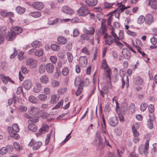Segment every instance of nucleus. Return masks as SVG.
I'll list each match as a JSON object with an SVG mask.
<instances>
[{
	"label": "nucleus",
	"mask_w": 157,
	"mask_h": 157,
	"mask_svg": "<svg viewBox=\"0 0 157 157\" xmlns=\"http://www.w3.org/2000/svg\"><path fill=\"white\" fill-rule=\"evenodd\" d=\"M8 130L11 137L16 139L19 138V136L17 133L19 131V127L17 124H13L12 127H9L8 128Z\"/></svg>",
	"instance_id": "f257e3e1"
},
{
	"label": "nucleus",
	"mask_w": 157,
	"mask_h": 157,
	"mask_svg": "<svg viewBox=\"0 0 157 157\" xmlns=\"http://www.w3.org/2000/svg\"><path fill=\"white\" fill-rule=\"evenodd\" d=\"M111 71L109 69H108L105 71V75L106 76L107 84L104 86L103 88V89L105 91V92H108V90L109 89H112V88L111 82Z\"/></svg>",
	"instance_id": "f03ea898"
},
{
	"label": "nucleus",
	"mask_w": 157,
	"mask_h": 157,
	"mask_svg": "<svg viewBox=\"0 0 157 157\" xmlns=\"http://www.w3.org/2000/svg\"><path fill=\"white\" fill-rule=\"evenodd\" d=\"M82 6L77 10V12L79 15L85 17L88 14L90 10L89 9L88 6L83 3L82 4Z\"/></svg>",
	"instance_id": "7ed1b4c3"
},
{
	"label": "nucleus",
	"mask_w": 157,
	"mask_h": 157,
	"mask_svg": "<svg viewBox=\"0 0 157 157\" xmlns=\"http://www.w3.org/2000/svg\"><path fill=\"white\" fill-rule=\"evenodd\" d=\"M149 141L147 140L144 145H141L139 147V152L141 154H144L147 155L148 153V149L149 147Z\"/></svg>",
	"instance_id": "20e7f679"
},
{
	"label": "nucleus",
	"mask_w": 157,
	"mask_h": 157,
	"mask_svg": "<svg viewBox=\"0 0 157 157\" xmlns=\"http://www.w3.org/2000/svg\"><path fill=\"white\" fill-rule=\"evenodd\" d=\"M26 65L31 69L36 68L38 64L37 61L32 58H29L26 60Z\"/></svg>",
	"instance_id": "39448f33"
},
{
	"label": "nucleus",
	"mask_w": 157,
	"mask_h": 157,
	"mask_svg": "<svg viewBox=\"0 0 157 157\" xmlns=\"http://www.w3.org/2000/svg\"><path fill=\"white\" fill-rule=\"evenodd\" d=\"M42 144V143L41 141L35 142L34 139H32L29 144V146L32 147L33 150H36L38 149Z\"/></svg>",
	"instance_id": "423d86ee"
},
{
	"label": "nucleus",
	"mask_w": 157,
	"mask_h": 157,
	"mask_svg": "<svg viewBox=\"0 0 157 157\" xmlns=\"http://www.w3.org/2000/svg\"><path fill=\"white\" fill-rule=\"evenodd\" d=\"M104 38L105 39V44L108 45H110L113 44L114 42V39L112 36L108 35V34L106 33L104 36Z\"/></svg>",
	"instance_id": "0eeeda50"
},
{
	"label": "nucleus",
	"mask_w": 157,
	"mask_h": 157,
	"mask_svg": "<svg viewBox=\"0 0 157 157\" xmlns=\"http://www.w3.org/2000/svg\"><path fill=\"white\" fill-rule=\"evenodd\" d=\"M94 141L99 149H101L104 147V145L102 142L101 136L100 135H96Z\"/></svg>",
	"instance_id": "6e6552de"
},
{
	"label": "nucleus",
	"mask_w": 157,
	"mask_h": 157,
	"mask_svg": "<svg viewBox=\"0 0 157 157\" xmlns=\"http://www.w3.org/2000/svg\"><path fill=\"white\" fill-rule=\"evenodd\" d=\"M61 10L63 13L70 15H72L74 13L73 10L67 6H63Z\"/></svg>",
	"instance_id": "1a4fd4ad"
},
{
	"label": "nucleus",
	"mask_w": 157,
	"mask_h": 157,
	"mask_svg": "<svg viewBox=\"0 0 157 157\" xmlns=\"http://www.w3.org/2000/svg\"><path fill=\"white\" fill-rule=\"evenodd\" d=\"M79 63L81 67H86L87 63V57L86 56H80L79 59Z\"/></svg>",
	"instance_id": "9d476101"
},
{
	"label": "nucleus",
	"mask_w": 157,
	"mask_h": 157,
	"mask_svg": "<svg viewBox=\"0 0 157 157\" xmlns=\"http://www.w3.org/2000/svg\"><path fill=\"white\" fill-rule=\"evenodd\" d=\"M0 76L1 79L4 84H6L8 82H10L13 84L14 83V82L9 77L5 76L2 75H1Z\"/></svg>",
	"instance_id": "9b49d317"
},
{
	"label": "nucleus",
	"mask_w": 157,
	"mask_h": 157,
	"mask_svg": "<svg viewBox=\"0 0 157 157\" xmlns=\"http://www.w3.org/2000/svg\"><path fill=\"white\" fill-rule=\"evenodd\" d=\"M39 111V109L38 108L31 106L30 107L29 112L30 114L32 115H35L38 113Z\"/></svg>",
	"instance_id": "f8f14e48"
},
{
	"label": "nucleus",
	"mask_w": 157,
	"mask_h": 157,
	"mask_svg": "<svg viewBox=\"0 0 157 157\" xmlns=\"http://www.w3.org/2000/svg\"><path fill=\"white\" fill-rule=\"evenodd\" d=\"M109 121L111 126L114 127L117 124L118 121L116 117H114L110 118Z\"/></svg>",
	"instance_id": "ddd939ff"
},
{
	"label": "nucleus",
	"mask_w": 157,
	"mask_h": 157,
	"mask_svg": "<svg viewBox=\"0 0 157 157\" xmlns=\"http://www.w3.org/2000/svg\"><path fill=\"white\" fill-rule=\"evenodd\" d=\"M46 70L47 72L49 74L53 73L54 69L53 64L51 63L47 64L45 66Z\"/></svg>",
	"instance_id": "4468645a"
},
{
	"label": "nucleus",
	"mask_w": 157,
	"mask_h": 157,
	"mask_svg": "<svg viewBox=\"0 0 157 157\" xmlns=\"http://www.w3.org/2000/svg\"><path fill=\"white\" fill-rule=\"evenodd\" d=\"M105 21V19H102L101 21V27L99 31V33L101 34L106 33L107 29L106 26L104 23Z\"/></svg>",
	"instance_id": "2eb2a0df"
},
{
	"label": "nucleus",
	"mask_w": 157,
	"mask_h": 157,
	"mask_svg": "<svg viewBox=\"0 0 157 157\" xmlns=\"http://www.w3.org/2000/svg\"><path fill=\"white\" fill-rule=\"evenodd\" d=\"M22 30V28L17 26L12 27L11 29V31H12L16 36L21 33Z\"/></svg>",
	"instance_id": "dca6fc26"
},
{
	"label": "nucleus",
	"mask_w": 157,
	"mask_h": 157,
	"mask_svg": "<svg viewBox=\"0 0 157 157\" xmlns=\"http://www.w3.org/2000/svg\"><path fill=\"white\" fill-rule=\"evenodd\" d=\"M122 2H121L120 3H118L117 5H120L118 6L117 9L115 10V12H118L121 13V12L124 11V10L129 7V6H128L127 7H125L124 5H123L122 4Z\"/></svg>",
	"instance_id": "f3484780"
},
{
	"label": "nucleus",
	"mask_w": 157,
	"mask_h": 157,
	"mask_svg": "<svg viewBox=\"0 0 157 157\" xmlns=\"http://www.w3.org/2000/svg\"><path fill=\"white\" fill-rule=\"evenodd\" d=\"M33 7L38 10H40L44 7L43 4L41 2H37L34 3L33 4Z\"/></svg>",
	"instance_id": "a211bd4d"
},
{
	"label": "nucleus",
	"mask_w": 157,
	"mask_h": 157,
	"mask_svg": "<svg viewBox=\"0 0 157 157\" xmlns=\"http://www.w3.org/2000/svg\"><path fill=\"white\" fill-rule=\"evenodd\" d=\"M31 86V81L30 80H26L25 81L23 84V86L27 90L30 89Z\"/></svg>",
	"instance_id": "6ab92c4d"
},
{
	"label": "nucleus",
	"mask_w": 157,
	"mask_h": 157,
	"mask_svg": "<svg viewBox=\"0 0 157 157\" xmlns=\"http://www.w3.org/2000/svg\"><path fill=\"white\" fill-rule=\"evenodd\" d=\"M122 52L124 58L127 59H128L130 57L131 53L129 50L126 48H124L122 49Z\"/></svg>",
	"instance_id": "aec40b11"
},
{
	"label": "nucleus",
	"mask_w": 157,
	"mask_h": 157,
	"mask_svg": "<svg viewBox=\"0 0 157 157\" xmlns=\"http://www.w3.org/2000/svg\"><path fill=\"white\" fill-rule=\"evenodd\" d=\"M145 18V22L147 24L150 25L153 21V17L151 14H147Z\"/></svg>",
	"instance_id": "412c9836"
},
{
	"label": "nucleus",
	"mask_w": 157,
	"mask_h": 157,
	"mask_svg": "<svg viewBox=\"0 0 157 157\" xmlns=\"http://www.w3.org/2000/svg\"><path fill=\"white\" fill-rule=\"evenodd\" d=\"M40 82L44 84H47L49 82V78L48 76L46 75H42L40 78Z\"/></svg>",
	"instance_id": "4be33fe9"
},
{
	"label": "nucleus",
	"mask_w": 157,
	"mask_h": 157,
	"mask_svg": "<svg viewBox=\"0 0 157 157\" xmlns=\"http://www.w3.org/2000/svg\"><path fill=\"white\" fill-rule=\"evenodd\" d=\"M49 129L48 126L46 124H43L42 127L39 130V132L40 134H42L47 132Z\"/></svg>",
	"instance_id": "5701e85b"
},
{
	"label": "nucleus",
	"mask_w": 157,
	"mask_h": 157,
	"mask_svg": "<svg viewBox=\"0 0 157 157\" xmlns=\"http://www.w3.org/2000/svg\"><path fill=\"white\" fill-rule=\"evenodd\" d=\"M148 4L152 9H157V0H149Z\"/></svg>",
	"instance_id": "b1692460"
},
{
	"label": "nucleus",
	"mask_w": 157,
	"mask_h": 157,
	"mask_svg": "<svg viewBox=\"0 0 157 157\" xmlns=\"http://www.w3.org/2000/svg\"><path fill=\"white\" fill-rule=\"evenodd\" d=\"M12 31L8 33L6 36V38L8 40H12L14 39L16 36Z\"/></svg>",
	"instance_id": "393cba45"
},
{
	"label": "nucleus",
	"mask_w": 157,
	"mask_h": 157,
	"mask_svg": "<svg viewBox=\"0 0 157 157\" xmlns=\"http://www.w3.org/2000/svg\"><path fill=\"white\" fill-rule=\"evenodd\" d=\"M74 83L75 86H78V87L83 86L84 84L83 81H81L79 78H75Z\"/></svg>",
	"instance_id": "a878e982"
},
{
	"label": "nucleus",
	"mask_w": 157,
	"mask_h": 157,
	"mask_svg": "<svg viewBox=\"0 0 157 157\" xmlns=\"http://www.w3.org/2000/svg\"><path fill=\"white\" fill-rule=\"evenodd\" d=\"M86 2L88 6H96L97 3V0H86Z\"/></svg>",
	"instance_id": "bb28decb"
},
{
	"label": "nucleus",
	"mask_w": 157,
	"mask_h": 157,
	"mask_svg": "<svg viewBox=\"0 0 157 157\" xmlns=\"http://www.w3.org/2000/svg\"><path fill=\"white\" fill-rule=\"evenodd\" d=\"M57 41L60 44H63L67 42V39L62 36H59L57 38Z\"/></svg>",
	"instance_id": "cd10ccee"
},
{
	"label": "nucleus",
	"mask_w": 157,
	"mask_h": 157,
	"mask_svg": "<svg viewBox=\"0 0 157 157\" xmlns=\"http://www.w3.org/2000/svg\"><path fill=\"white\" fill-rule=\"evenodd\" d=\"M59 96L53 94L52 95L50 102L52 104H55L58 101Z\"/></svg>",
	"instance_id": "c85d7f7f"
},
{
	"label": "nucleus",
	"mask_w": 157,
	"mask_h": 157,
	"mask_svg": "<svg viewBox=\"0 0 157 157\" xmlns=\"http://www.w3.org/2000/svg\"><path fill=\"white\" fill-rule=\"evenodd\" d=\"M29 123V124L28 127L29 130L33 132H36L37 130V126L33 124L30 123Z\"/></svg>",
	"instance_id": "c756f323"
},
{
	"label": "nucleus",
	"mask_w": 157,
	"mask_h": 157,
	"mask_svg": "<svg viewBox=\"0 0 157 157\" xmlns=\"http://www.w3.org/2000/svg\"><path fill=\"white\" fill-rule=\"evenodd\" d=\"M16 10L17 13L22 14L25 12L26 10L25 8L18 6L16 8Z\"/></svg>",
	"instance_id": "7c9ffc66"
},
{
	"label": "nucleus",
	"mask_w": 157,
	"mask_h": 157,
	"mask_svg": "<svg viewBox=\"0 0 157 157\" xmlns=\"http://www.w3.org/2000/svg\"><path fill=\"white\" fill-rule=\"evenodd\" d=\"M125 147L123 145L121 146L119 149H117L119 157H121L125 151Z\"/></svg>",
	"instance_id": "2f4dec72"
},
{
	"label": "nucleus",
	"mask_w": 157,
	"mask_h": 157,
	"mask_svg": "<svg viewBox=\"0 0 157 157\" xmlns=\"http://www.w3.org/2000/svg\"><path fill=\"white\" fill-rule=\"evenodd\" d=\"M41 85L40 83H37L34 88L33 91L35 93L39 92L41 90Z\"/></svg>",
	"instance_id": "473e14b6"
},
{
	"label": "nucleus",
	"mask_w": 157,
	"mask_h": 157,
	"mask_svg": "<svg viewBox=\"0 0 157 157\" xmlns=\"http://www.w3.org/2000/svg\"><path fill=\"white\" fill-rule=\"evenodd\" d=\"M101 67L104 69L105 74V71H106L108 69H109L111 71L110 68L108 67L106 61L104 59L101 63Z\"/></svg>",
	"instance_id": "72a5a7b5"
},
{
	"label": "nucleus",
	"mask_w": 157,
	"mask_h": 157,
	"mask_svg": "<svg viewBox=\"0 0 157 157\" xmlns=\"http://www.w3.org/2000/svg\"><path fill=\"white\" fill-rule=\"evenodd\" d=\"M31 45L33 48H38L42 45V43L40 41H36L33 42Z\"/></svg>",
	"instance_id": "f704fd0d"
},
{
	"label": "nucleus",
	"mask_w": 157,
	"mask_h": 157,
	"mask_svg": "<svg viewBox=\"0 0 157 157\" xmlns=\"http://www.w3.org/2000/svg\"><path fill=\"white\" fill-rule=\"evenodd\" d=\"M134 82L137 85H141L143 83V80L141 78L138 76L135 78Z\"/></svg>",
	"instance_id": "c9c22d12"
},
{
	"label": "nucleus",
	"mask_w": 157,
	"mask_h": 157,
	"mask_svg": "<svg viewBox=\"0 0 157 157\" xmlns=\"http://www.w3.org/2000/svg\"><path fill=\"white\" fill-rule=\"evenodd\" d=\"M153 148H152L150 153L152 155L155 154V153L157 151V143L154 144L153 145Z\"/></svg>",
	"instance_id": "e433bc0d"
},
{
	"label": "nucleus",
	"mask_w": 157,
	"mask_h": 157,
	"mask_svg": "<svg viewBox=\"0 0 157 157\" xmlns=\"http://www.w3.org/2000/svg\"><path fill=\"white\" fill-rule=\"evenodd\" d=\"M143 46V44L139 39H137L136 40V44L135 47L136 48H141Z\"/></svg>",
	"instance_id": "4c0bfd02"
},
{
	"label": "nucleus",
	"mask_w": 157,
	"mask_h": 157,
	"mask_svg": "<svg viewBox=\"0 0 157 157\" xmlns=\"http://www.w3.org/2000/svg\"><path fill=\"white\" fill-rule=\"evenodd\" d=\"M39 120V117H34L33 118L31 117V119L29 120L28 122V123H36L38 122Z\"/></svg>",
	"instance_id": "58836bf2"
},
{
	"label": "nucleus",
	"mask_w": 157,
	"mask_h": 157,
	"mask_svg": "<svg viewBox=\"0 0 157 157\" xmlns=\"http://www.w3.org/2000/svg\"><path fill=\"white\" fill-rule=\"evenodd\" d=\"M29 101L32 103H36L37 102V99L34 96L31 95L29 97Z\"/></svg>",
	"instance_id": "ea45409f"
},
{
	"label": "nucleus",
	"mask_w": 157,
	"mask_h": 157,
	"mask_svg": "<svg viewBox=\"0 0 157 157\" xmlns=\"http://www.w3.org/2000/svg\"><path fill=\"white\" fill-rule=\"evenodd\" d=\"M148 106L147 104L145 102H142L140 106V109L142 111H144Z\"/></svg>",
	"instance_id": "a19ab883"
},
{
	"label": "nucleus",
	"mask_w": 157,
	"mask_h": 157,
	"mask_svg": "<svg viewBox=\"0 0 157 157\" xmlns=\"http://www.w3.org/2000/svg\"><path fill=\"white\" fill-rule=\"evenodd\" d=\"M59 81L53 80L51 82V85L53 87H58L59 85Z\"/></svg>",
	"instance_id": "79ce46f5"
},
{
	"label": "nucleus",
	"mask_w": 157,
	"mask_h": 157,
	"mask_svg": "<svg viewBox=\"0 0 157 157\" xmlns=\"http://www.w3.org/2000/svg\"><path fill=\"white\" fill-rule=\"evenodd\" d=\"M132 130L134 137H138L139 135V133L135 127L134 125L132 126Z\"/></svg>",
	"instance_id": "37998d69"
},
{
	"label": "nucleus",
	"mask_w": 157,
	"mask_h": 157,
	"mask_svg": "<svg viewBox=\"0 0 157 157\" xmlns=\"http://www.w3.org/2000/svg\"><path fill=\"white\" fill-rule=\"evenodd\" d=\"M63 101H59L55 107L52 108V109L54 110L57 109L59 108H62L63 106Z\"/></svg>",
	"instance_id": "c03bdc74"
},
{
	"label": "nucleus",
	"mask_w": 157,
	"mask_h": 157,
	"mask_svg": "<svg viewBox=\"0 0 157 157\" xmlns=\"http://www.w3.org/2000/svg\"><path fill=\"white\" fill-rule=\"evenodd\" d=\"M38 99L42 101H45L47 98V96L44 94H40L38 97Z\"/></svg>",
	"instance_id": "a18cd8bd"
},
{
	"label": "nucleus",
	"mask_w": 157,
	"mask_h": 157,
	"mask_svg": "<svg viewBox=\"0 0 157 157\" xmlns=\"http://www.w3.org/2000/svg\"><path fill=\"white\" fill-rule=\"evenodd\" d=\"M45 64L44 63L41 64L39 68V72L40 74L44 73L45 71Z\"/></svg>",
	"instance_id": "49530a36"
},
{
	"label": "nucleus",
	"mask_w": 157,
	"mask_h": 157,
	"mask_svg": "<svg viewBox=\"0 0 157 157\" xmlns=\"http://www.w3.org/2000/svg\"><path fill=\"white\" fill-rule=\"evenodd\" d=\"M51 48L54 51H57L59 50V46L54 44H52L51 45Z\"/></svg>",
	"instance_id": "de8ad7c7"
},
{
	"label": "nucleus",
	"mask_w": 157,
	"mask_h": 157,
	"mask_svg": "<svg viewBox=\"0 0 157 157\" xmlns=\"http://www.w3.org/2000/svg\"><path fill=\"white\" fill-rule=\"evenodd\" d=\"M145 21V17L142 16H140L138 19L137 22L139 24L143 23Z\"/></svg>",
	"instance_id": "09e8293b"
},
{
	"label": "nucleus",
	"mask_w": 157,
	"mask_h": 157,
	"mask_svg": "<svg viewBox=\"0 0 157 157\" xmlns=\"http://www.w3.org/2000/svg\"><path fill=\"white\" fill-rule=\"evenodd\" d=\"M67 55L69 62L70 63L71 62L73 59L72 54L70 52H67Z\"/></svg>",
	"instance_id": "8fccbe9b"
},
{
	"label": "nucleus",
	"mask_w": 157,
	"mask_h": 157,
	"mask_svg": "<svg viewBox=\"0 0 157 157\" xmlns=\"http://www.w3.org/2000/svg\"><path fill=\"white\" fill-rule=\"evenodd\" d=\"M43 52L41 50H37L35 49V55L38 56H40L43 55Z\"/></svg>",
	"instance_id": "3c124183"
},
{
	"label": "nucleus",
	"mask_w": 157,
	"mask_h": 157,
	"mask_svg": "<svg viewBox=\"0 0 157 157\" xmlns=\"http://www.w3.org/2000/svg\"><path fill=\"white\" fill-rule=\"evenodd\" d=\"M18 108L21 112H25L27 109V108L26 106L23 105L19 106Z\"/></svg>",
	"instance_id": "603ef678"
},
{
	"label": "nucleus",
	"mask_w": 157,
	"mask_h": 157,
	"mask_svg": "<svg viewBox=\"0 0 157 157\" xmlns=\"http://www.w3.org/2000/svg\"><path fill=\"white\" fill-rule=\"evenodd\" d=\"M31 14L36 17H38L41 16V13L39 12H33L31 13Z\"/></svg>",
	"instance_id": "864d4df0"
},
{
	"label": "nucleus",
	"mask_w": 157,
	"mask_h": 157,
	"mask_svg": "<svg viewBox=\"0 0 157 157\" xmlns=\"http://www.w3.org/2000/svg\"><path fill=\"white\" fill-rule=\"evenodd\" d=\"M83 86L78 87L77 90L75 92L76 95L78 96L80 95L82 92Z\"/></svg>",
	"instance_id": "5fc2aeb1"
},
{
	"label": "nucleus",
	"mask_w": 157,
	"mask_h": 157,
	"mask_svg": "<svg viewBox=\"0 0 157 157\" xmlns=\"http://www.w3.org/2000/svg\"><path fill=\"white\" fill-rule=\"evenodd\" d=\"M62 21L61 19L57 18L55 19L52 23V25L56 24L57 23H59L62 22Z\"/></svg>",
	"instance_id": "6e6d98bb"
},
{
	"label": "nucleus",
	"mask_w": 157,
	"mask_h": 157,
	"mask_svg": "<svg viewBox=\"0 0 157 157\" xmlns=\"http://www.w3.org/2000/svg\"><path fill=\"white\" fill-rule=\"evenodd\" d=\"M50 60L51 61L52 63V64H55L57 61V58L56 56H52L50 58Z\"/></svg>",
	"instance_id": "4d7b16f0"
},
{
	"label": "nucleus",
	"mask_w": 157,
	"mask_h": 157,
	"mask_svg": "<svg viewBox=\"0 0 157 157\" xmlns=\"http://www.w3.org/2000/svg\"><path fill=\"white\" fill-rule=\"evenodd\" d=\"M114 4V3H109L107 2H105L104 3V6L105 8H110Z\"/></svg>",
	"instance_id": "13d9d810"
},
{
	"label": "nucleus",
	"mask_w": 157,
	"mask_h": 157,
	"mask_svg": "<svg viewBox=\"0 0 157 157\" xmlns=\"http://www.w3.org/2000/svg\"><path fill=\"white\" fill-rule=\"evenodd\" d=\"M13 146L14 148L17 151H19L21 150V147L19 144L17 142H15L13 143Z\"/></svg>",
	"instance_id": "bf43d9fd"
},
{
	"label": "nucleus",
	"mask_w": 157,
	"mask_h": 157,
	"mask_svg": "<svg viewBox=\"0 0 157 157\" xmlns=\"http://www.w3.org/2000/svg\"><path fill=\"white\" fill-rule=\"evenodd\" d=\"M7 151V149L6 147H3L0 150V153L2 155L5 154Z\"/></svg>",
	"instance_id": "052dcab7"
},
{
	"label": "nucleus",
	"mask_w": 157,
	"mask_h": 157,
	"mask_svg": "<svg viewBox=\"0 0 157 157\" xmlns=\"http://www.w3.org/2000/svg\"><path fill=\"white\" fill-rule=\"evenodd\" d=\"M135 109V104L134 103H131L129 107V110L132 112L133 113Z\"/></svg>",
	"instance_id": "680f3d73"
},
{
	"label": "nucleus",
	"mask_w": 157,
	"mask_h": 157,
	"mask_svg": "<svg viewBox=\"0 0 157 157\" xmlns=\"http://www.w3.org/2000/svg\"><path fill=\"white\" fill-rule=\"evenodd\" d=\"M147 125L150 129H152L153 128L152 121L151 119H149L148 120Z\"/></svg>",
	"instance_id": "e2e57ef3"
},
{
	"label": "nucleus",
	"mask_w": 157,
	"mask_h": 157,
	"mask_svg": "<svg viewBox=\"0 0 157 157\" xmlns=\"http://www.w3.org/2000/svg\"><path fill=\"white\" fill-rule=\"evenodd\" d=\"M148 109L149 112L150 113H152L154 110V105L152 104L149 105L148 106Z\"/></svg>",
	"instance_id": "0e129e2a"
},
{
	"label": "nucleus",
	"mask_w": 157,
	"mask_h": 157,
	"mask_svg": "<svg viewBox=\"0 0 157 157\" xmlns=\"http://www.w3.org/2000/svg\"><path fill=\"white\" fill-rule=\"evenodd\" d=\"M68 69L67 68H64L62 71V73L63 75L64 76H67L68 73Z\"/></svg>",
	"instance_id": "69168bd1"
},
{
	"label": "nucleus",
	"mask_w": 157,
	"mask_h": 157,
	"mask_svg": "<svg viewBox=\"0 0 157 157\" xmlns=\"http://www.w3.org/2000/svg\"><path fill=\"white\" fill-rule=\"evenodd\" d=\"M88 31V34L93 35L94 33L95 30L93 27H91L89 28Z\"/></svg>",
	"instance_id": "338daca9"
},
{
	"label": "nucleus",
	"mask_w": 157,
	"mask_h": 157,
	"mask_svg": "<svg viewBox=\"0 0 157 157\" xmlns=\"http://www.w3.org/2000/svg\"><path fill=\"white\" fill-rule=\"evenodd\" d=\"M152 45H155L157 43V39L154 37L151 38L150 39Z\"/></svg>",
	"instance_id": "774afa93"
}]
</instances>
